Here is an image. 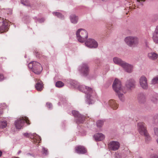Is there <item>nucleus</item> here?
Masks as SVG:
<instances>
[{
    "label": "nucleus",
    "mask_w": 158,
    "mask_h": 158,
    "mask_svg": "<svg viewBox=\"0 0 158 158\" xmlns=\"http://www.w3.org/2000/svg\"><path fill=\"white\" fill-rule=\"evenodd\" d=\"M10 23L7 20L0 19V33H2L8 31L10 26Z\"/></svg>",
    "instance_id": "1a4fd4ad"
},
{
    "label": "nucleus",
    "mask_w": 158,
    "mask_h": 158,
    "mask_svg": "<svg viewBox=\"0 0 158 158\" xmlns=\"http://www.w3.org/2000/svg\"><path fill=\"white\" fill-rule=\"evenodd\" d=\"M94 137L96 141H101L104 139V136L102 133H97L94 136Z\"/></svg>",
    "instance_id": "6ab92c4d"
},
{
    "label": "nucleus",
    "mask_w": 158,
    "mask_h": 158,
    "mask_svg": "<svg viewBox=\"0 0 158 158\" xmlns=\"http://www.w3.org/2000/svg\"><path fill=\"white\" fill-rule=\"evenodd\" d=\"M141 158V157H140V158Z\"/></svg>",
    "instance_id": "c03bdc74"
},
{
    "label": "nucleus",
    "mask_w": 158,
    "mask_h": 158,
    "mask_svg": "<svg viewBox=\"0 0 158 158\" xmlns=\"http://www.w3.org/2000/svg\"><path fill=\"white\" fill-rule=\"evenodd\" d=\"M150 158H158V156L157 155L153 154L151 155Z\"/></svg>",
    "instance_id": "72a5a7b5"
},
{
    "label": "nucleus",
    "mask_w": 158,
    "mask_h": 158,
    "mask_svg": "<svg viewBox=\"0 0 158 158\" xmlns=\"http://www.w3.org/2000/svg\"><path fill=\"white\" fill-rule=\"evenodd\" d=\"M7 123L6 121H0V128L4 129L7 126Z\"/></svg>",
    "instance_id": "b1692460"
},
{
    "label": "nucleus",
    "mask_w": 158,
    "mask_h": 158,
    "mask_svg": "<svg viewBox=\"0 0 158 158\" xmlns=\"http://www.w3.org/2000/svg\"><path fill=\"white\" fill-rule=\"evenodd\" d=\"M28 67L35 74H40L42 70V67L41 64L37 62L33 61L28 64Z\"/></svg>",
    "instance_id": "39448f33"
},
{
    "label": "nucleus",
    "mask_w": 158,
    "mask_h": 158,
    "mask_svg": "<svg viewBox=\"0 0 158 158\" xmlns=\"http://www.w3.org/2000/svg\"><path fill=\"white\" fill-rule=\"evenodd\" d=\"M43 153L46 155L48 154V149L46 148H43L42 149Z\"/></svg>",
    "instance_id": "c756f323"
},
{
    "label": "nucleus",
    "mask_w": 158,
    "mask_h": 158,
    "mask_svg": "<svg viewBox=\"0 0 158 158\" xmlns=\"http://www.w3.org/2000/svg\"><path fill=\"white\" fill-rule=\"evenodd\" d=\"M29 120L28 118L26 117H22L17 119L15 123V125L17 129H21L24 125V123H26L27 124H30Z\"/></svg>",
    "instance_id": "0eeeda50"
},
{
    "label": "nucleus",
    "mask_w": 158,
    "mask_h": 158,
    "mask_svg": "<svg viewBox=\"0 0 158 158\" xmlns=\"http://www.w3.org/2000/svg\"><path fill=\"white\" fill-rule=\"evenodd\" d=\"M79 70L84 76H86L89 72V67L87 64L84 63L81 66Z\"/></svg>",
    "instance_id": "2eb2a0df"
},
{
    "label": "nucleus",
    "mask_w": 158,
    "mask_h": 158,
    "mask_svg": "<svg viewBox=\"0 0 158 158\" xmlns=\"http://www.w3.org/2000/svg\"><path fill=\"white\" fill-rule=\"evenodd\" d=\"M137 2H138V3L137 4L139 6L140 5L141 6H143V3L142 2H144L145 0H137Z\"/></svg>",
    "instance_id": "cd10ccee"
},
{
    "label": "nucleus",
    "mask_w": 158,
    "mask_h": 158,
    "mask_svg": "<svg viewBox=\"0 0 158 158\" xmlns=\"http://www.w3.org/2000/svg\"><path fill=\"white\" fill-rule=\"evenodd\" d=\"M154 118L155 119L156 121L158 122V114L155 116Z\"/></svg>",
    "instance_id": "c9c22d12"
},
{
    "label": "nucleus",
    "mask_w": 158,
    "mask_h": 158,
    "mask_svg": "<svg viewBox=\"0 0 158 158\" xmlns=\"http://www.w3.org/2000/svg\"><path fill=\"white\" fill-rule=\"evenodd\" d=\"M120 147L119 143L117 141H112L108 144L109 148L113 151L117 150Z\"/></svg>",
    "instance_id": "9b49d317"
},
{
    "label": "nucleus",
    "mask_w": 158,
    "mask_h": 158,
    "mask_svg": "<svg viewBox=\"0 0 158 158\" xmlns=\"http://www.w3.org/2000/svg\"><path fill=\"white\" fill-rule=\"evenodd\" d=\"M22 3H23V4H24L25 5H26V6H30V5H29V3H28V4L27 3V4H26V3H23V2H22Z\"/></svg>",
    "instance_id": "4c0bfd02"
},
{
    "label": "nucleus",
    "mask_w": 158,
    "mask_h": 158,
    "mask_svg": "<svg viewBox=\"0 0 158 158\" xmlns=\"http://www.w3.org/2000/svg\"><path fill=\"white\" fill-rule=\"evenodd\" d=\"M103 124V122L102 120H99L97 122V127H102Z\"/></svg>",
    "instance_id": "a878e982"
},
{
    "label": "nucleus",
    "mask_w": 158,
    "mask_h": 158,
    "mask_svg": "<svg viewBox=\"0 0 158 158\" xmlns=\"http://www.w3.org/2000/svg\"><path fill=\"white\" fill-rule=\"evenodd\" d=\"M152 83L153 84L158 83V76L154 78L152 80Z\"/></svg>",
    "instance_id": "bb28decb"
},
{
    "label": "nucleus",
    "mask_w": 158,
    "mask_h": 158,
    "mask_svg": "<svg viewBox=\"0 0 158 158\" xmlns=\"http://www.w3.org/2000/svg\"><path fill=\"white\" fill-rule=\"evenodd\" d=\"M125 41L126 44L131 47L136 46L139 43L138 39L135 36H128L125 38Z\"/></svg>",
    "instance_id": "6e6552de"
},
{
    "label": "nucleus",
    "mask_w": 158,
    "mask_h": 158,
    "mask_svg": "<svg viewBox=\"0 0 158 158\" xmlns=\"http://www.w3.org/2000/svg\"><path fill=\"white\" fill-rule=\"evenodd\" d=\"M33 141L34 143H39L41 141V138L39 136L36 135L33 137Z\"/></svg>",
    "instance_id": "5701e85b"
},
{
    "label": "nucleus",
    "mask_w": 158,
    "mask_h": 158,
    "mask_svg": "<svg viewBox=\"0 0 158 158\" xmlns=\"http://www.w3.org/2000/svg\"><path fill=\"white\" fill-rule=\"evenodd\" d=\"M26 137H29L30 136V134L27 133H24L23 134Z\"/></svg>",
    "instance_id": "e433bc0d"
},
{
    "label": "nucleus",
    "mask_w": 158,
    "mask_h": 158,
    "mask_svg": "<svg viewBox=\"0 0 158 158\" xmlns=\"http://www.w3.org/2000/svg\"><path fill=\"white\" fill-rule=\"evenodd\" d=\"M35 81L36 82L35 85L36 89L38 91H41L44 88V84L42 82L40 79L37 78H35Z\"/></svg>",
    "instance_id": "4468645a"
},
{
    "label": "nucleus",
    "mask_w": 158,
    "mask_h": 158,
    "mask_svg": "<svg viewBox=\"0 0 158 158\" xmlns=\"http://www.w3.org/2000/svg\"><path fill=\"white\" fill-rule=\"evenodd\" d=\"M46 105L47 107L49 108H51L52 107V104L50 102L47 103Z\"/></svg>",
    "instance_id": "473e14b6"
},
{
    "label": "nucleus",
    "mask_w": 158,
    "mask_h": 158,
    "mask_svg": "<svg viewBox=\"0 0 158 158\" xmlns=\"http://www.w3.org/2000/svg\"><path fill=\"white\" fill-rule=\"evenodd\" d=\"M153 39L154 41L158 43V26L157 27L153 36Z\"/></svg>",
    "instance_id": "412c9836"
},
{
    "label": "nucleus",
    "mask_w": 158,
    "mask_h": 158,
    "mask_svg": "<svg viewBox=\"0 0 158 158\" xmlns=\"http://www.w3.org/2000/svg\"><path fill=\"white\" fill-rule=\"evenodd\" d=\"M78 88L80 90L86 94L88 104L90 105L94 103L95 102L94 98L96 97L95 91L91 88L85 86L81 85Z\"/></svg>",
    "instance_id": "f257e3e1"
},
{
    "label": "nucleus",
    "mask_w": 158,
    "mask_h": 158,
    "mask_svg": "<svg viewBox=\"0 0 158 158\" xmlns=\"http://www.w3.org/2000/svg\"><path fill=\"white\" fill-rule=\"evenodd\" d=\"M151 100L154 103H156L157 102V101L158 100V99L157 98H156V97H153L152 98Z\"/></svg>",
    "instance_id": "c85d7f7f"
},
{
    "label": "nucleus",
    "mask_w": 158,
    "mask_h": 158,
    "mask_svg": "<svg viewBox=\"0 0 158 158\" xmlns=\"http://www.w3.org/2000/svg\"><path fill=\"white\" fill-rule=\"evenodd\" d=\"M4 79V77L2 74H0V81H2Z\"/></svg>",
    "instance_id": "f704fd0d"
},
{
    "label": "nucleus",
    "mask_w": 158,
    "mask_h": 158,
    "mask_svg": "<svg viewBox=\"0 0 158 158\" xmlns=\"http://www.w3.org/2000/svg\"><path fill=\"white\" fill-rule=\"evenodd\" d=\"M70 19L72 23H76L77 22L78 18L75 15H72L70 16Z\"/></svg>",
    "instance_id": "4be33fe9"
},
{
    "label": "nucleus",
    "mask_w": 158,
    "mask_h": 158,
    "mask_svg": "<svg viewBox=\"0 0 158 158\" xmlns=\"http://www.w3.org/2000/svg\"><path fill=\"white\" fill-rule=\"evenodd\" d=\"M113 61L114 63L121 66L127 72L131 73L132 71V66L123 61L120 59L115 57L113 58Z\"/></svg>",
    "instance_id": "7ed1b4c3"
},
{
    "label": "nucleus",
    "mask_w": 158,
    "mask_h": 158,
    "mask_svg": "<svg viewBox=\"0 0 158 158\" xmlns=\"http://www.w3.org/2000/svg\"><path fill=\"white\" fill-rule=\"evenodd\" d=\"M3 105L4 106H5V104H4Z\"/></svg>",
    "instance_id": "79ce46f5"
},
{
    "label": "nucleus",
    "mask_w": 158,
    "mask_h": 158,
    "mask_svg": "<svg viewBox=\"0 0 158 158\" xmlns=\"http://www.w3.org/2000/svg\"><path fill=\"white\" fill-rule=\"evenodd\" d=\"M76 35L78 40L80 42H83L88 38V33L85 30L80 29L76 32Z\"/></svg>",
    "instance_id": "423d86ee"
},
{
    "label": "nucleus",
    "mask_w": 158,
    "mask_h": 158,
    "mask_svg": "<svg viewBox=\"0 0 158 158\" xmlns=\"http://www.w3.org/2000/svg\"><path fill=\"white\" fill-rule=\"evenodd\" d=\"M54 15L57 16L58 17H61L62 15L59 12H55L53 13Z\"/></svg>",
    "instance_id": "7c9ffc66"
},
{
    "label": "nucleus",
    "mask_w": 158,
    "mask_h": 158,
    "mask_svg": "<svg viewBox=\"0 0 158 158\" xmlns=\"http://www.w3.org/2000/svg\"><path fill=\"white\" fill-rule=\"evenodd\" d=\"M154 130L155 135L158 136V128H155Z\"/></svg>",
    "instance_id": "2f4dec72"
},
{
    "label": "nucleus",
    "mask_w": 158,
    "mask_h": 158,
    "mask_svg": "<svg viewBox=\"0 0 158 158\" xmlns=\"http://www.w3.org/2000/svg\"><path fill=\"white\" fill-rule=\"evenodd\" d=\"M113 88L114 90L118 95L120 99L122 101L124 100L123 97V93H125L121 87L120 81L117 79H115L113 84Z\"/></svg>",
    "instance_id": "f03ea898"
},
{
    "label": "nucleus",
    "mask_w": 158,
    "mask_h": 158,
    "mask_svg": "<svg viewBox=\"0 0 158 158\" xmlns=\"http://www.w3.org/2000/svg\"><path fill=\"white\" fill-rule=\"evenodd\" d=\"M102 1H104V0H102Z\"/></svg>",
    "instance_id": "37998d69"
},
{
    "label": "nucleus",
    "mask_w": 158,
    "mask_h": 158,
    "mask_svg": "<svg viewBox=\"0 0 158 158\" xmlns=\"http://www.w3.org/2000/svg\"><path fill=\"white\" fill-rule=\"evenodd\" d=\"M108 103L110 106L114 110H116L118 108V105L116 102L114 100H110Z\"/></svg>",
    "instance_id": "a211bd4d"
},
{
    "label": "nucleus",
    "mask_w": 158,
    "mask_h": 158,
    "mask_svg": "<svg viewBox=\"0 0 158 158\" xmlns=\"http://www.w3.org/2000/svg\"><path fill=\"white\" fill-rule=\"evenodd\" d=\"M64 85V83L61 81H57L56 84V86L58 88H60L63 87Z\"/></svg>",
    "instance_id": "393cba45"
},
{
    "label": "nucleus",
    "mask_w": 158,
    "mask_h": 158,
    "mask_svg": "<svg viewBox=\"0 0 158 158\" xmlns=\"http://www.w3.org/2000/svg\"><path fill=\"white\" fill-rule=\"evenodd\" d=\"M14 158H18V157H14Z\"/></svg>",
    "instance_id": "a19ab883"
},
{
    "label": "nucleus",
    "mask_w": 158,
    "mask_h": 158,
    "mask_svg": "<svg viewBox=\"0 0 158 158\" xmlns=\"http://www.w3.org/2000/svg\"><path fill=\"white\" fill-rule=\"evenodd\" d=\"M86 46L90 48H96L98 46L97 42L93 39H89L85 43Z\"/></svg>",
    "instance_id": "9d476101"
},
{
    "label": "nucleus",
    "mask_w": 158,
    "mask_h": 158,
    "mask_svg": "<svg viewBox=\"0 0 158 158\" xmlns=\"http://www.w3.org/2000/svg\"><path fill=\"white\" fill-rule=\"evenodd\" d=\"M148 56L149 59L152 60H155L157 59L158 55L154 52H151L148 54Z\"/></svg>",
    "instance_id": "aec40b11"
},
{
    "label": "nucleus",
    "mask_w": 158,
    "mask_h": 158,
    "mask_svg": "<svg viewBox=\"0 0 158 158\" xmlns=\"http://www.w3.org/2000/svg\"><path fill=\"white\" fill-rule=\"evenodd\" d=\"M135 85V81L133 79L127 81L126 84V87L129 89L134 88Z\"/></svg>",
    "instance_id": "f3484780"
},
{
    "label": "nucleus",
    "mask_w": 158,
    "mask_h": 158,
    "mask_svg": "<svg viewBox=\"0 0 158 158\" xmlns=\"http://www.w3.org/2000/svg\"><path fill=\"white\" fill-rule=\"evenodd\" d=\"M139 84L141 87L143 89H147L148 87L147 81L146 78L144 76H141L139 79Z\"/></svg>",
    "instance_id": "ddd939ff"
},
{
    "label": "nucleus",
    "mask_w": 158,
    "mask_h": 158,
    "mask_svg": "<svg viewBox=\"0 0 158 158\" xmlns=\"http://www.w3.org/2000/svg\"><path fill=\"white\" fill-rule=\"evenodd\" d=\"M2 152L1 151H0V157L2 156Z\"/></svg>",
    "instance_id": "ea45409f"
},
{
    "label": "nucleus",
    "mask_w": 158,
    "mask_h": 158,
    "mask_svg": "<svg viewBox=\"0 0 158 158\" xmlns=\"http://www.w3.org/2000/svg\"><path fill=\"white\" fill-rule=\"evenodd\" d=\"M75 152L78 154H84L87 152V150L83 146L78 145L75 147Z\"/></svg>",
    "instance_id": "dca6fc26"
},
{
    "label": "nucleus",
    "mask_w": 158,
    "mask_h": 158,
    "mask_svg": "<svg viewBox=\"0 0 158 158\" xmlns=\"http://www.w3.org/2000/svg\"><path fill=\"white\" fill-rule=\"evenodd\" d=\"M73 115L75 117H78L77 122V123L79 124L82 123L85 120V117L78 113V112L75 110H73L72 111Z\"/></svg>",
    "instance_id": "f8f14e48"
},
{
    "label": "nucleus",
    "mask_w": 158,
    "mask_h": 158,
    "mask_svg": "<svg viewBox=\"0 0 158 158\" xmlns=\"http://www.w3.org/2000/svg\"><path fill=\"white\" fill-rule=\"evenodd\" d=\"M3 113V111L2 110V109H0V115L2 114Z\"/></svg>",
    "instance_id": "58836bf2"
},
{
    "label": "nucleus",
    "mask_w": 158,
    "mask_h": 158,
    "mask_svg": "<svg viewBox=\"0 0 158 158\" xmlns=\"http://www.w3.org/2000/svg\"><path fill=\"white\" fill-rule=\"evenodd\" d=\"M137 128L139 133L141 135H144L146 142H148L151 140V138L147 131L144 123L142 122L138 123L137 124Z\"/></svg>",
    "instance_id": "20e7f679"
}]
</instances>
